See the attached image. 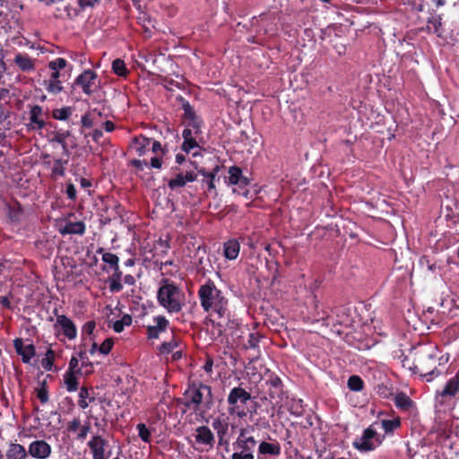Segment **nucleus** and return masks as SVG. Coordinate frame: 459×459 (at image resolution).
<instances>
[{"mask_svg":"<svg viewBox=\"0 0 459 459\" xmlns=\"http://www.w3.org/2000/svg\"><path fill=\"white\" fill-rule=\"evenodd\" d=\"M197 294L201 307L205 312L212 310L220 318L229 316L228 299L224 298L221 290L216 288L212 280H208L201 285Z\"/></svg>","mask_w":459,"mask_h":459,"instance_id":"obj_1","label":"nucleus"},{"mask_svg":"<svg viewBox=\"0 0 459 459\" xmlns=\"http://www.w3.org/2000/svg\"><path fill=\"white\" fill-rule=\"evenodd\" d=\"M183 395L184 398L179 403L185 407L184 412L188 410L197 411L203 402H205L207 408L212 403V387L201 382L189 383Z\"/></svg>","mask_w":459,"mask_h":459,"instance_id":"obj_2","label":"nucleus"},{"mask_svg":"<svg viewBox=\"0 0 459 459\" xmlns=\"http://www.w3.org/2000/svg\"><path fill=\"white\" fill-rule=\"evenodd\" d=\"M183 297L181 290L174 281L167 278L161 280L157 292V300L169 313L181 311Z\"/></svg>","mask_w":459,"mask_h":459,"instance_id":"obj_3","label":"nucleus"},{"mask_svg":"<svg viewBox=\"0 0 459 459\" xmlns=\"http://www.w3.org/2000/svg\"><path fill=\"white\" fill-rule=\"evenodd\" d=\"M415 356L412 363L413 373L419 374L427 382L441 375L437 367L441 365L442 357H439L437 351H419Z\"/></svg>","mask_w":459,"mask_h":459,"instance_id":"obj_4","label":"nucleus"},{"mask_svg":"<svg viewBox=\"0 0 459 459\" xmlns=\"http://www.w3.org/2000/svg\"><path fill=\"white\" fill-rule=\"evenodd\" d=\"M254 429L252 427L241 429L233 443L236 450L231 455V459H254V450L256 446V440L253 435Z\"/></svg>","mask_w":459,"mask_h":459,"instance_id":"obj_5","label":"nucleus"},{"mask_svg":"<svg viewBox=\"0 0 459 459\" xmlns=\"http://www.w3.org/2000/svg\"><path fill=\"white\" fill-rule=\"evenodd\" d=\"M252 398L251 394L244 389L242 386L233 387L227 397V403L230 405L229 412L230 414H236L239 418L247 416V412L240 405H246L248 401Z\"/></svg>","mask_w":459,"mask_h":459,"instance_id":"obj_6","label":"nucleus"},{"mask_svg":"<svg viewBox=\"0 0 459 459\" xmlns=\"http://www.w3.org/2000/svg\"><path fill=\"white\" fill-rule=\"evenodd\" d=\"M265 385L268 389L269 399L274 405L281 406L288 398L287 393L283 390V384L279 376L269 372L265 379Z\"/></svg>","mask_w":459,"mask_h":459,"instance_id":"obj_7","label":"nucleus"},{"mask_svg":"<svg viewBox=\"0 0 459 459\" xmlns=\"http://www.w3.org/2000/svg\"><path fill=\"white\" fill-rule=\"evenodd\" d=\"M373 426L374 425H370L364 429L361 437L353 441V446L356 449L363 452L372 451L382 444L385 436L377 435Z\"/></svg>","mask_w":459,"mask_h":459,"instance_id":"obj_8","label":"nucleus"},{"mask_svg":"<svg viewBox=\"0 0 459 459\" xmlns=\"http://www.w3.org/2000/svg\"><path fill=\"white\" fill-rule=\"evenodd\" d=\"M228 182L230 185L238 186V190L233 189L234 193H238L245 197L248 196L249 190L246 186L250 184V179L243 175L242 169L238 166H231L229 169Z\"/></svg>","mask_w":459,"mask_h":459,"instance_id":"obj_9","label":"nucleus"},{"mask_svg":"<svg viewBox=\"0 0 459 459\" xmlns=\"http://www.w3.org/2000/svg\"><path fill=\"white\" fill-rule=\"evenodd\" d=\"M98 75L91 69L84 70L74 80V85L79 86L82 92L88 96H91L96 91L95 81Z\"/></svg>","mask_w":459,"mask_h":459,"instance_id":"obj_10","label":"nucleus"},{"mask_svg":"<svg viewBox=\"0 0 459 459\" xmlns=\"http://www.w3.org/2000/svg\"><path fill=\"white\" fill-rule=\"evenodd\" d=\"M108 445V440L100 435H94L87 443L93 459H108L111 451H106Z\"/></svg>","mask_w":459,"mask_h":459,"instance_id":"obj_11","label":"nucleus"},{"mask_svg":"<svg viewBox=\"0 0 459 459\" xmlns=\"http://www.w3.org/2000/svg\"><path fill=\"white\" fill-rule=\"evenodd\" d=\"M52 454L51 446L44 439L32 441L28 447V455L35 459H48Z\"/></svg>","mask_w":459,"mask_h":459,"instance_id":"obj_12","label":"nucleus"},{"mask_svg":"<svg viewBox=\"0 0 459 459\" xmlns=\"http://www.w3.org/2000/svg\"><path fill=\"white\" fill-rule=\"evenodd\" d=\"M56 316V322L55 328L59 327L62 333L69 340H74L77 337V328L75 324L65 315H57V310L55 309Z\"/></svg>","mask_w":459,"mask_h":459,"instance_id":"obj_13","label":"nucleus"},{"mask_svg":"<svg viewBox=\"0 0 459 459\" xmlns=\"http://www.w3.org/2000/svg\"><path fill=\"white\" fill-rule=\"evenodd\" d=\"M64 74L58 71H51L49 78L43 81L46 91L53 95H57L64 91L63 80Z\"/></svg>","mask_w":459,"mask_h":459,"instance_id":"obj_14","label":"nucleus"},{"mask_svg":"<svg viewBox=\"0 0 459 459\" xmlns=\"http://www.w3.org/2000/svg\"><path fill=\"white\" fill-rule=\"evenodd\" d=\"M13 347L17 354L22 357L23 363H30L36 355L35 346L32 343L24 345L22 338H15L13 340Z\"/></svg>","mask_w":459,"mask_h":459,"instance_id":"obj_15","label":"nucleus"},{"mask_svg":"<svg viewBox=\"0 0 459 459\" xmlns=\"http://www.w3.org/2000/svg\"><path fill=\"white\" fill-rule=\"evenodd\" d=\"M197 179V174L194 171H186L185 174L182 172L177 173L168 182V186L171 190H177L184 187L186 183L194 182Z\"/></svg>","mask_w":459,"mask_h":459,"instance_id":"obj_16","label":"nucleus"},{"mask_svg":"<svg viewBox=\"0 0 459 459\" xmlns=\"http://www.w3.org/2000/svg\"><path fill=\"white\" fill-rule=\"evenodd\" d=\"M459 392V368L456 374L446 384L441 392H437V399L440 398V403L445 402L446 397H455Z\"/></svg>","mask_w":459,"mask_h":459,"instance_id":"obj_17","label":"nucleus"},{"mask_svg":"<svg viewBox=\"0 0 459 459\" xmlns=\"http://www.w3.org/2000/svg\"><path fill=\"white\" fill-rule=\"evenodd\" d=\"M153 321L155 325H148L146 328L149 339H158L160 334L165 332L169 325V320L164 316H157L153 318Z\"/></svg>","mask_w":459,"mask_h":459,"instance_id":"obj_18","label":"nucleus"},{"mask_svg":"<svg viewBox=\"0 0 459 459\" xmlns=\"http://www.w3.org/2000/svg\"><path fill=\"white\" fill-rule=\"evenodd\" d=\"M333 313L336 315V319L333 320L331 316H327L325 320L328 321L327 325L332 323L333 325H340L344 326H350L351 325V318L349 315V308L343 306L336 307L333 310Z\"/></svg>","mask_w":459,"mask_h":459,"instance_id":"obj_19","label":"nucleus"},{"mask_svg":"<svg viewBox=\"0 0 459 459\" xmlns=\"http://www.w3.org/2000/svg\"><path fill=\"white\" fill-rule=\"evenodd\" d=\"M85 224L83 221H65L64 225L60 224L58 231L61 235H83L85 233Z\"/></svg>","mask_w":459,"mask_h":459,"instance_id":"obj_20","label":"nucleus"},{"mask_svg":"<svg viewBox=\"0 0 459 459\" xmlns=\"http://www.w3.org/2000/svg\"><path fill=\"white\" fill-rule=\"evenodd\" d=\"M13 63L22 72H31L35 69V61L28 54H16Z\"/></svg>","mask_w":459,"mask_h":459,"instance_id":"obj_21","label":"nucleus"},{"mask_svg":"<svg viewBox=\"0 0 459 459\" xmlns=\"http://www.w3.org/2000/svg\"><path fill=\"white\" fill-rule=\"evenodd\" d=\"M182 137L184 139L181 149L185 152L188 153L193 149L199 147L197 138L193 134V131L191 128H185L182 132Z\"/></svg>","mask_w":459,"mask_h":459,"instance_id":"obj_22","label":"nucleus"},{"mask_svg":"<svg viewBox=\"0 0 459 459\" xmlns=\"http://www.w3.org/2000/svg\"><path fill=\"white\" fill-rule=\"evenodd\" d=\"M43 114V108L39 105H34L30 110V121L32 129L41 130L46 126V122L40 117Z\"/></svg>","mask_w":459,"mask_h":459,"instance_id":"obj_23","label":"nucleus"},{"mask_svg":"<svg viewBox=\"0 0 459 459\" xmlns=\"http://www.w3.org/2000/svg\"><path fill=\"white\" fill-rule=\"evenodd\" d=\"M7 210V216L11 222L18 223L21 221L22 216L23 214V209L21 204L14 200L12 203H7L5 204Z\"/></svg>","mask_w":459,"mask_h":459,"instance_id":"obj_24","label":"nucleus"},{"mask_svg":"<svg viewBox=\"0 0 459 459\" xmlns=\"http://www.w3.org/2000/svg\"><path fill=\"white\" fill-rule=\"evenodd\" d=\"M281 454V446L278 442L269 443L263 441L258 446V458L262 455L278 456Z\"/></svg>","mask_w":459,"mask_h":459,"instance_id":"obj_25","label":"nucleus"},{"mask_svg":"<svg viewBox=\"0 0 459 459\" xmlns=\"http://www.w3.org/2000/svg\"><path fill=\"white\" fill-rule=\"evenodd\" d=\"M195 441L199 444L212 446L214 436L207 426H200L195 429Z\"/></svg>","mask_w":459,"mask_h":459,"instance_id":"obj_26","label":"nucleus"},{"mask_svg":"<svg viewBox=\"0 0 459 459\" xmlns=\"http://www.w3.org/2000/svg\"><path fill=\"white\" fill-rule=\"evenodd\" d=\"M28 451L18 443H11L6 451V459H27Z\"/></svg>","mask_w":459,"mask_h":459,"instance_id":"obj_27","label":"nucleus"},{"mask_svg":"<svg viewBox=\"0 0 459 459\" xmlns=\"http://www.w3.org/2000/svg\"><path fill=\"white\" fill-rule=\"evenodd\" d=\"M239 250L240 245L237 239H230L224 243V255L229 260L236 259Z\"/></svg>","mask_w":459,"mask_h":459,"instance_id":"obj_28","label":"nucleus"},{"mask_svg":"<svg viewBox=\"0 0 459 459\" xmlns=\"http://www.w3.org/2000/svg\"><path fill=\"white\" fill-rule=\"evenodd\" d=\"M442 18L440 15H432L428 19L427 29L429 31L433 32L438 37H442L443 29H442Z\"/></svg>","mask_w":459,"mask_h":459,"instance_id":"obj_29","label":"nucleus"},{"mask_svg":"<svg viewBox=\"0 0 459 459\" xmlns=\"http://www.w3.org/2000/svg\"><path fill=\"white\" fill-rule=\"evenodd\" d=\"M395 406L403 411H408L412 406V400L404 393H399L394 399Z\"/></svg>","mask_w":459,"mask_h":459,"instance_id":"obj_30","label":"nucleus"},{"mask_svg":"<svg viewBox=\"0 0 459 459\" xmlns=\"http://www.w3.org/2000/svg\"><path fill=\"white\" fill-rule=\"evenodd\" d=\"M262 338H263V335L257 332L250 333L248 334V339H247V342L244 344L245 349L256 351L257 355H259L260 354L259 342Z\"/></svg>","mask_w":459,"mask_h":459,"instance_id":"obj_31","label":"nucleus"},{"mask_svg":"<svg viewBox=\"0 0 459 459\" xmlns=\"http://www.w3.org/2000/svg\"><path fill=\"white\" fill-rule=\"evenodd\" d=\"M97 254L102 255V261L108 264L110 269H113V267H117L119 265V257L113 253L110 252H105L103 247H99L97 249Z\"/></svg>","mask_w":459,"mask_h":459,"instance_id":"obj_32","label":"nucleus"},{"mask_svg":"<svg viewBox=\"0 0 459 459\" xmlns=\"http://www.w3.org/2000/svg\"><path fill=\"white\" fill-rule=\"evenodd\" d=\"M152 138L146 137L143 134L137 135L134 138V143L137 145L136 152L139 156H143L146 152V148L152 143Z\"/></svg>","mask_w":459,"mask_h":459,"instance_id":"obj_33","label":"nucleus"},{"mask_svg":"<svg viewBox=\"0 0 459 459\" xmlns=\"http://www.w3.org/2000/svg\"><path fill=\"white\" fill-rule=\"evenodd\" d=\"M401 418L395 417L393 420H382L381 427L385 434H392L395 429L401 427Z\"/></svg>","mask_w":459,"mask_h":459,"instance_id":"obj_34","label":"nucleus"},{"mask_svg":"<svg viewBox=\"0 0 459 459\" xmlns=\"http://www.w3.org/2000/svg\"><path fill=\"white\" fill-rule=\"evenodd\" d=\"M74 372H65L64 376L66 390L70 393L75 392L78 389L79 382Z\"/></svg>","mask_w":459,"mask_h":459,"instance_id":"obj_35","label":"nucleus"},{"mask_svg":"<svg viewBox=\"0 0 459 459\" xmlns=\"http://www.w3.org/2000/svg\"><path fill=\"white\" fill-rule=\"evenodd\" d=\"M179 100L182 103V108L184 110V116H183L184 119L192 120L198 117L195 114L194 108L192 107V105L189 103L188 100H186L183 97H180Z\"/></svg>","mask_w":459,"mask_h":459,"instance_id":"obj_36","label":"nucleus"},{"mask_svg":"<svg viewBox=\"0 0 459 459\" xmlns=\"http://www.w3.org/2000/svg\"><path fill=\"white\" fill-rule=\"evenodd\" d=\"M112 71L121 77H126L129 74L125 61L120 58H117L112 62Z\"/></svg>","mask_w":459,"mask_h":459,"instance_id":"obj_37","label":"nucleus"},{"mask_svg":"<svg viewBox=\"0 0 459 459\" xmlns=\"http://www.w3.org/2000/svg\"><path fill=\"white\" fill-rule=\"evenodd\" d=\"M72 113L73 108L71 107H64L53 109L52 117L56 120L65 121L71 117Z\"/></svg>","mask_w":459,"mask_h":459,"instance_id":"obj_38","label":"nucleus"},{"mask_svg":"<svg viewBox=\"0 0 459 459\" xmlns=\"http://www.w3.org/2000/svg\"><path fill=\"white\" fill-rule=\"evenodd\" d=\"M347 386L351 391L359 392L364 388V382L360 377L352 375L348 379Z\"/></svg>","mask_w":459,"mask_h":459,"instance_id":"obj_39","label":"nucleus"},{"mask_svg":"<svg viewBox=\"0 0 459 459\" xmlns=\"http://www.w3.org/2000/svg\"><path fill=\"white\" fill-rule=\"evenodd\" d=\"M132 316L128 314H125L120 320L114 322L112 328L116 333H121L123 332L125 326H129L132 325Z\"/></svg>","mask_w":459,"mask_h":459,"instance_id":"obj_40","label":"nucleus"},{"mask_svg":"<svg viewBox=\"0 0 459 459\" xmlns=\"http://www.w3.org/2000/svg\"><path fill=\"white\" fill-rule=\"evenodd\" d=\"M68 160L56 159L52 168V175L64 177L65 174V166Z\"/></svg>","mask_w":459,"mask_h":459,"instance_id":"obj_41","label":"nucleus"},{"mask_svg":"<svg viewBox=\"0 0 459 459\" xmlns=\"http://www.w3.org/2000/svg\"><path fill=\"white\" fill-rule=\"evenodd\" d=\"M55 357V351L52 349H48L45 354V358L41 360V366L45 370L50 371L52 369Z\"/></svg>","mask_w":459,"mask_h":459,"instance_id":"obj_42","label":"nucleus"},{"mask_svg":"<svg viewBox=\"0 0 459 459\" xmlns=\"http://www.w3.org/2000/svg\"><path fill=\"white\" fill-rule=\"evenodd\" d=\"M219 170L220 167L216 166L212 169V171H209V174H207V178L203 180V182L207 185V188L209 191L216 190L215 178L218 175Z\"/></svg>","mask_w":459,"mask_h":459,"instance_id":"obj_43","label":"nucleus"},{"mask_svg":"<svg viewBox=\"0 0 459 459\" xmlns=\"http://www.w3.org/2000/svg\"><path fill=\"white\" fill-rule=\"evenodd\" d=\"M188 121L187 128H191L195 137H199L203 134L202 126L204 125V121L199 117Z\"/></svg>","mask_w":459,"mask_h":459,"instance_id":"obj_44","label":"nucleus"},{"mask_svg":"<svg viewBox=\"0 0 459 459\" xmlns=\"http://www.w3.org/2000/svg\"><path fill=\"white\" fill-rule=\"evenodd\" d=\"M36 394L42 404H45L49 401L48 390L46 381H43L40 384V386L36 389Z\"/></svg>","mask_w":459,"mask_h":459,"instance_id":"obj_45","label":"nucleus"},{"mask_svg":"<svg viewBox=\"0 0 459 459\" xmlns=\"http://www.w3.org/2000/svg\"><path fill=\"white\" fill-rule=\"evenodd\" d=\"M178 346V342L175 338V336L172 337V339L169 342H164L160 346V352L162 354H169L171 353Z\"/></svg>","mask_w":459,"mask_h":459,"instance_id":"obj_46","label":"nucleus"},{"mask_svg":"<svg viewBox=\"0 0 459 459\" xmlns=\"http://www.w3.org/2000/svg\"><path fill=\"white\" fill-rule=\"evenodd\" d=\"M212 428L216 430L220 439H222L228 431V423L221 421L220 419L213 420Z\"/></svg>","mask_w":459,"mask_h":459,"instance_id":"obj_47","label":"nucleus"},{"mask_svg":"<svg viewBox=\"0 0 459 459\" xmlns=\"http://www.w3.org/2000/svg\"><path fill=\"white\" fill-rule=\"evenodd\" d=\"M48 68L50 71H58L65 69L67 66V61L63 57H57L48 63Z\"/></svg>","mask_w":459,"mask_h":459,"instance_id":"obj_48","label":"nucleus"},{"mask_svg":"<svg viewBox=\"0 0 459 459\" xmlns=\"http://www.w3.org/2000/svg\"><path fill=\"white\" fill-rule=\"evenodd\" d=\"M136 429L138 430V435H139L140 438L145 443H150L151 442V431L148 429L146 425L144 423H139V424H137Z\"/></svg>","mask_w":459,"mask_h":459,"instance_id":"obj_49","label":"nucleus"},{"mask_svg":"<svg viewBox=\"0 0 459 459\" xmlns=\"http://www.w3.org/2000/svg\"><path fill=\"white\" fill-rule=\"evenodd\" d=\"M114 346V341L112 338H107L99 347L100 353L108 355Z\"/></svg>","mask_w":459,"mask_h":459,"instance_id":"obj_50","label":"nucleus"},{"mask_svg":"<svg viewBox=\"0 0 459 459\" xmlns=\"http://www.w3.org/2000/svg\"><path fill=\"white\" fill-rule=\"evenodd\" d=\"M71 134V132L69 130L66 131H58L54 134V136L52 138V142H56L59 144L66 143L65 140L67 137H69Z\"/></svg>","mask_w":459,"mask_h":459,"instance_id":"obj_51","label":"nucleus"},{"mask_svg":"<svg viewBox=\"0 0 459 459\" xmlns=\"http://www.w3.org/2000/svg\"><path fill=\"white\" fill-rule=\"evenodd\" d=\"M95 327H96V323L94 320L87 321L82 328V339L84 338V335H89V336L92 335L93 332L95 330Z\"/></svg>","mask_w":459,"mask_h":459,"instance_id":"obj_52","label":"nucleus"},{"mask_svg":"<svg viewBox=\"0 0 459 459\" xmlns=\"http://www.w3.org/2000/svg\"><path fill=\"white\" fill-rule=\"evenodd\" d=\"M90 430H91L90 422H86L85 424L81 425V427L79 428V431L77 433L76 438L81 441L84 440L86 438L87 435L89 434Z\"/></svg>","mask_w":459,"mask_h":459,"instance_id":"obj_53","label":"nucleus"},{"mask_svg":"<svg viewBox=\"0 0 459 459\" xmlns=\"http://www.w3.org/2000/svg\"><path fill=\"white\" fill-rule=\"evenodd\" d=\"M109 290L112 293H117L123 290V284L120 280L109 278Z\"/></svg>","mask_w":459,"mask_h":459,"instance_id":"obj_54","label":"nucleus"},{"mask_svg":"<svg viewBox=\"0 0 459 459\" xmlns=\"http://www.w3.org/2000/svg\"><path fill=\"white\" fill-rule=\"evenodd\" d=\"M81 427V420L80 418H74L71 421L67 424V431L71 433H75L79 430V428Z\"/></svg>","mask_w":459,"mask_h":459,"instance_id":"obj_55","label":"nucleus"},{"mask_svg":"<svg viewBox=\"0 0 459 459\" xmlns=\"http://www.w3.org/2000/svg\"><path fill=\"white\" fill-rule=\"evenodd\" d=\"M65 194H66L68 199L73 200V201H74L76 199L77 191L73 183L68 182L66 184Z\"/></svg>","mask_w":459,"mask_h":459,"instance_id":"obj_56","label":"nucleus"},{"mask_svg":"<svg viewBox=\"0 0 459 459\" xmlns=\"http://www.w3.org/2000/svg\"><path fill=\"white\" fill-rule=\"evenodd\" d=\"M79 365V359L75 357H72L69 361L68 369L66 372H74L78 374H82L81 368H77Z\"/></svg>","mask_w":459,"mask_h":459,"instance_id":"obj_57","label":"nucleus"},{"mask_svg":"<svg viewBox=\"0 0 459 459\" xmlns=\"http://www.w3.org/2000/svg\"><path fill=\"white\" fill-rule=\"evenodd\" d=\"M377 388L378 395L383 398H388L393 394L392 390L385 385H378Z\"/></svg>","mask_w":459,"mask_h":459,"instance_id":"obj_58","label":"nucleus"},{"mask_svg":"<svg viewBox=\"0 0 459 459\" xmlns=\"http://www.w3.org/2000/svg\"><path fill=\"white\" fill-rule=\"evenodd\" d=\"M78 357L82 361V367L92 368V363L89 360V358L85 351H80V352L78 353Z\"/></svg>","mask_w":459,"mask_h":459,"instance_id":"obj_59","label":"nucleus"},{"mask_svg":"<svg viewBox=\"0 0 459 459\" xmlns=\"http://www.w3.org/2000/svg\"><path fill=\"white\" fill-rule=\"evenodd\" d=\"M152 152L155 154H158L159 152H160L162 155H165L168 150L166 148H162L159 141H153L152 145Z\"/></svg>","mask_w":459,"mask_h":459,"instance_id":"obj_60","label":"nucleus"},{"mask_svg":"<svg viewBox=\"0 0 459 459\" xmlns=\"http://www.w3.org/2000/svg\"><path fill=\"white\" fill-rule=\"evenodd\" d=\"M131 165L136 169L137 171H143L144 167L148 165L145 160H132Z\"/></svg>","mask_w":459,"mask_h":459,"instance_id":"obj_61","label":"nucleus"},{"mask_svg":"<svg viewBox=\"0 0 459 459\" xmlns=\"http://www.w3.org/2000/svg\"><path fill=\"white\" fill-rule=\"evenodd\" d=\"M82 126L86 128H91L93 126V119L89 113L84 114L81 119Z\"/></svg>","mask_w":459,"mask_h":459,"instance_id":"obj_62","label":"nucleus"},{"mask_svg":"<svg viewBox=\"0 0 459 459\" xmlns=\"http://www.w3.org/2000/svg\"><path fill=\"white\" fill-rule=\"evenodd\" d=\"M163 160L160 157H152L150 160V166L153 169H160L162 168Z\"/></svg>","mask_w":459,"mask_h":459,"instance_id":"obj_63","label":"nucleus"},{"mask_svg":"<svg viewBox=\"0 0 459 459\" xmlns=\"http://www.w3.org/2000/svg\"><path fill=\"white\" fill-rule=\"evenodd\" d=\"M212 367L213 359L212 357L207 356L204 365L203 366V368L206 373L211 374L212 372Z\"/></svg>","mask_w":459,"mask_h":459,"instance_id":"obj_64","label":"nucleus"}]
</instances>
